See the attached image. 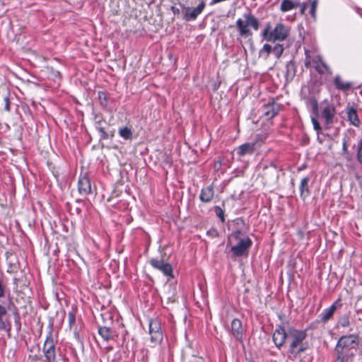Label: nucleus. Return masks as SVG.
Wrapping results in <instances>:
<instances>
[{"mask_svg":"<svg viewBox=\"0 0 362 362\" xmlns=\"http://www.w3.org/2000/svg\"><path fill=\"white\" fill-rule=\"evenodd\" d=\"M306 337V330L289 328L288 337V341H289L288 353L293 356L296 357L304 352L306 348L303 341L305 339Z\"/></svg>","mask_w":362,"mask_h":362,"instance_id":"obj_1","label":"nucleus"},{"mask_svg":"<svg viewBox=\"0 0 362 362\" xmlns=\"http://www.w3.org/2000/svg\"><path fill=\"white\" fill-rule=\"evenodd\" d=\"M243 17L245 21L242 18H238L236 21V26L238 30L239 35L247 37L252 35L249 27L250 26L255 30H257L259 28V22L251 12L245 13Z\"/></svg>","mask_w":362,"mask_h":362,"instance_id":"obj_2","label":"nucleus"},{"mask_svg":"<svg viewBox=\"0 0 362 362\" xmlns=\"http://www.w3.org/2000/svg\"><path fill=\"white\" fill-rule=\"evenodd\" d=\"M288 28L283 23H278L274 30L270 25H267L263 30L262 35L268 42L283 41L288 35Z\"/></svg>","mask_w":362,"mask_h":362,"instance_id":"obj_3","label":"nucleus"},{"mask_svg":"<svg viewBox=\"0 0 362 362\" xmlns=\"http://www.w3.org/2000/svg\"><path fill=\"white\" fill-rule=\"evenodd\" d=\"M305 66L308 68L312 64L316 71H317L320 74H332V70L329 67L328 65L323 61L322 57L319 55L311 59L309 54V51L305 50Z\"/></svg>","mask_w":362,"mask_h":362,"instance_id":"obj_4","label":"nucleus"},{"mask_svg":"<svg viewBox=\"0 0 362 362\" xmlns=\"http://www.w3.org/2000/svg\"><path fill=\"white\" fill-rule=\"evenodd\" d=\"M148 333L151 335V341L155 345L160 344L163 339L161 322L157 319H151L148 322Z\"/></svg>","mask_w":362,"mask_h":362,"instance_id":"obj_5","label":"nucleus"},{"mask_svg":"<svg viewBox=\"0 0 362 362\" xmlns=\"http://www.w3.org/2000/svg\"><path fill=\"white\" fill-rule=\"evenodd\" d=\"M252 245V240L247 237L246 238L240 239L237 245L231 247L230 251L235 257H240L247 253Z\"/></svg>","mask_w":362,"mask_h":362,"instance_id":"obj_6","label":"nucleus"},{"mask_svg":"<svg viewBox=\"0 0 362 362\" xmlns=\"http://www.w3.org/2000/svg\"><path fill=\"white\" fill-rule=\"evenodd\" d=\"M43 353L46 361L48 362L54 361L56 358L55 344L51 333L47 336L46 340L44 343Z\"/></svg>","mask_w":362,"mask_h":362,"instance_id":"obj_7","label":"nucleus"},{"mask_svg":"<svg viewBox=\"0 0 362 362\" xmlns=\"http://www.w3.org/2000/svg\"><path fill=\"white\" fill-rule=\"evenodd\" d=\"M288 330L286 332L281 325H276L272 336L275 346L281 349L285 344L286 340H288Z\"/></svg>","mask_w":362,"mask_h":362,"instance_id":"obj_8","label":"nucleus"},{"mask_svg":"<svg viewBox=\"0 0 362 362\" xmlns=\"http://www.w3.org/2000/svg\"><path fill=\"white\" fill-rule=\"evenodd\" d=\"M359 344L358 336L356 334H349L341 337L337 344L350 349L356 351Z\"/></svg>","mask_w":362,"mask_h":362,"instance_id":"obj_9","label":"nucleus"},{"mask_svg":"<svg viewBox=\"0 0 362 362\" xmlns=\"http://www.w3.org/2000/svg\"><path fill=\"white\" fill-rule=\"evenodd\" d=\"M149 263L153 268L161 272L165 276L173 277V267L170 264L156 258L150 259Z\"/></svg>","mask_w":362,"mask_h":362,"instance_id":"obj_10","label":"nucleus"},{"mask_svg":"<svg viewBox=\"0 0 362 362\" xmlns=\"http://www.w3.org/2000/svg\"><path fill=\"white\" fill-rule=\"evenodd\" d=\"M322 107L321 117L325 119L327 124H332L336 114L335 106L334 104L325 100L322 103Z\"/></svg>","mask_w":362,"mask_h":362,"instance_id":"obj_11","label":"nucleus"},{"mask_svg":"<svg viewBox=\"0 0 362 362\" xmlns=\"http://www.w3.org/2000/svg\"><path fill=\"white\" fill-rule=\"evenodd\" d=\"M206 6L204 1H201L195 8L185 7L183 19L186 21H194L201 14Z\"/></svg>","mask_w":362,"mask_h":362,"instance_id":"obj_12","label":"nucleus"},{"mask_svg":"<svg viewBox=\"0 0 362 362\" xmlns=\"http://www.w3.org/2000/svg\"><path fill=\"white\" fill-rule=\"evenodd\" d=\"M342 306L341 300L339 298L335 300L328 308L325 309L319 315L320 321L323 323L327 322L334 315L337 309Z\"/></svg>","mask_w":362,"mask_h":362,"instance_id":"obj_13","label":"nucleus"},{"mask_svg":"<svg viewBox=\"0 0 362 362\" xmlns=\"http://www.w3.org/2000/svg\"><path fill=\"white\" fill-rule=\"evenodd\" d=\"M78 191L81 195L86 196L91 193V185L86 175H81L78 180Z\"/></svg>","mask_w":362,"mask_h":362,"instance_id":"obj_14","label":"nucleus"},{"mask_svg":"<svg viewBox=\"0 0 362 362\" xmlns=\"http://www.w3.org/2000/svg\"><path fill=\"white\" fill-rule=\"evenodd\" d=\"M230 332L233 337L238 341H243V328L242 322L235 318L231 322Z\"/></svg>","mask_w":362,"mask_h":362,"instance_id":"obj_15","label":"nucleus"},{"mask_svg":"<svg viewBox=\"0 0 362 362\" xmlns=\"http://www.w3.org/2000/svg\"><path fill=\"white\" fill-rule=\"evenodd\" d=\"M281 105L279 103L273 102L264 105L263 112L268 118L274 117L280 111Z\"/></svg>","mask_w":362,"mask_h":362,"instance_id":"obj_16","label":"nucleus"},{"mask_svg":"<svg viewBox=\"0 0 362 362\" xmlns=\"http://www.w3.org/2000/svg\"><path fill=\"white\" fill-rule=\"evenodd\" d=\"M214 191L212 185L203 187L199 194V199L202 202L209 203L214 199Z\"/></svg>","mask_w":362,"mask_h":362,"instance_id":"obj_17","label":"nucleus"},{"mask_svg":"<svg viewBox=\"0 0 362 362\" xmlns=\"http://www.w3.org/2000/svg\"><path fill=\"white\" fill-rule=\"evenodd\" d=\"M346 112L347 115V119L350 124L355 127H359L360 119L358 117L356 108L349 106L346 109Z\"/></svg>","mask_w":362,"mask_h":362,"instance_id":"obj_18","label":"nucleus"},{"mask_svg":"<svg viewBox=\"0 0 362 362\" xmlns=\"http://www.w3.org/2000/svg\"><path fill=\"white\" fill-rule=\"evenodd\" d=\"M296 74V66L294 62L290 61L286 65V81L289 83L293 81Z\"/></svg>","mask_w":362,"mask_h":362,"instance_id":"obj_19","label":"nucleus"},{"mask_svg":"<svg viewBox=\"0 0 362 362\" xmlns=\"http://www.w3.org/2000/svg\"><path fill=\"white\" fill-rule=\"evenodd\" d=\"M255 151V144L245 143L238 147L237 153L240 156H243L246 154H252Z\"/></svg>","mask_w":362,"mask_h":362,"instance_id":"obj_20","label":"nucleus"},{"mask_svg":"<svg viewBox=\"0 0 362 362\" xmlns=\"http://www.w3.org/2000/svg\"><path fill=\"white\" fill-rule=\"evenodd\" d=\"M310 178L308 177H303L300 183L299 190L300 197L305 200L310 195V189L308 182Z\"/></svg>","mask_w":362,"mask_h":362,"instance_id":"obj_21","label":"nucleus"},{"mask_svg":"<svg viewBox=\"0 0 362 362\" xmlns=\"http://www.w3.org/2000/svg\"><path fill=\"white\" fill-rule=\"evenodd\" d=\"M317 4H318V0H312L310 1V3H309V4H306V3L302 4L301 7H300L301 13L303 14L305 13V11L306 10L307 7L309 6H310V13L312 18L314 20H315L316 19V10H317Z\"/></svg>","mask_w":362,"mask_h":362,"instance_id":"obj_22","label":"nucleus"},{"mask_svg":"<svg viewBox=\"0 0 362 362\" xmlns=\"http://www.w3.org/2000/svg\"><path fill=\"white\" fill-rule=\"evenodd\" d=\"M334 84L337 89L342 91H346L349 90L352 86V83L351 82L344 81L339 75H337L334 77Z\"/></svg>","mask_w":362,"mask_h":362,"instance_id":"obj_23","label":"nucleus"},{"mask_svg":"<svg viewBox=\"0 0 362 362\" xmlns=\"http://www.w3.org/2000/svg\"><path fill=\"white\" fill-rule=\"evenodd\" d=\"M356 351L350 349L339 346L336 344L334 347V354H340L346 357L353 358L355 356Z\"/></svg>","mask_w":362,"mask_h":362,"instance_id":"obj_24","label":"nucleus"},{"mask_svg":"<svg viewBox=\"0 0 362 362\" xmlns=\"http://www.w3.org/2000/svg\"><path fill=\"white\" fill-rule=\"evenodd\" d=\"M98 333L106 341L113 339V332L110 327L105 326L101 327L98 329Z\"/></svg>","mask_w":362,"mask_h":362,"instance_id":"obj_25","label":"nucleus"},{"mask_svg":"<svg viewBox=\"0 0 362 362\" xmlns=\"http://www.w3.org/2000/svg\"><path fill=\"white\" fill-rule=\"evenodd\" d=\"M299 4L292 0H283L281 4V10L286 12L296 8Z\"/></svg>","mask_w":362,"mask_h":362,"instance_id":"obj_26","label":"nucleus"},{"mask_svg":"<svg viewBox=\"0 0 362 362\" xmlns=\"http://www.w3.org/2000/svg\"><path fill=\"white\" fill-rule=\"evenodd\" d=\"M119 135L125 140L132 139L133 132L128 127H124L119 129Z\"/></svg>","mask_w":362,"mask_h":362,"instance_id":"obj_27","label":"nucleus"},{"mask_svg":"<svg viewBox=\"0 0 362 362\" xmlns=\"http://www.w3.org/2000/svg\"><path fill=\"white\" fill-rule=\"evenodd\" d=\"M7 313L6 307L0 304V331L6 329V323L4 322V317Z\"/></svg>","mask_w":362,"mask_h":362,"instance_id":"obj_28","label":"nucleus"},{"mask_svg":"<svg viewBox=\"0 0 362 362\" xmlns=\"http://www.w3.org/2000/svg\"><path fill=\"white\" fill-rule=\"evenodd\" d=\"M308 104L312 108L313 112L317 116L318 115V102L314 97H311L308 100Z\"/></svg>","mask_w":362,"mask_h":362,"instance_id":"obj_29","label":"nucleus"},{"mask_svg":"<svg viewBox=\"0 0 362 362\" xmlns=\"http://www.w3.org/2000/svg\"><path fill=\"white\" fill-rule=\"evenodd\" d=\"M98 99L101 106L106 107L108 104L107 94L103 91L98 92Z\"/></svg>","mask_w":362,"mask_h":362,"instance_id":"obj_30","label":"nucleus"},{"mask_svg":"<svg viewBox=\"0 0 362 362\" xmlns=\"http://www.w3.org/2000/svg\"><path fill=\"white\" fill-rule=\"evenodd\" d=\"M96 129L100 133V140H107L109 139V134L105 132V129L99 125V122L97 123Z\"/></svg>","mask_w":362,"mask_h":362,"instance_id":"obj_31","label":"nucleus"},{"mask_svg":"<svg viewBox=\"0 0 362 362\" xmlns=\"http://www.w3.org/2000/svg\"><path fill=\"white\" fill-rule=\"evenodd\" d=\"M272 50L273 47L270 45L265 44L264 45L262 49H260L259 51V56L262 57L264 54L266 53L267 54L265 56V58H267L268 55L272 52Z\"/></svg>","mask_w":362,"mask_h":362,"instance_id":"obj_32","label":"nucleus"},{"mask_svg":"<svg viewBox=\"0 0 362 362\" xmlns=\"http://www.w3.org/2000/svg\"><path fill=\"white\" fill-rule=\"evenodd\" d=\"M284 52V47L280 44H276L272 50V53L276 56V58H279Z\"/></svg>","mask_w":362,"mask_h":362,"instance_id":"obj_33","label":"nucleus"},{"mask_svg":"<svg viewBox=\"0 0 362 362\" xmlns=\"http://www.w3.org/2000/svg\"><path fill=\"white\" fill-rule=\"evenodd\" d=\"M349 360L352 361L351 358L346 357L340 354H334V359L332 362H348ZM352 362V361H351Z\"/></svg>","mask_w":362,"mask_h":362,"instance_id":"obj_34","label":"nucleus"},{"mask_svg":"<svg viewBox=\"0 0 362 362\" xmlns=\"http://www.w3.org/2000/svg\"><path fill=\"white\" fill-rule=\"evenodd\" d=\"M356 159L359 163L362 164V139L357 145Z\"/></svg>","mask_w":362,"mask_h":362,"instance_id":"obj_35","label":"nucleus"},{"mask_svg":"<svg viewBox=\"0 0 362 362\" xmlns=\"http://www.w3.org/2000/svg\"><path fill=\"white\" fill-rule=\"evenodd\" d=\"M214 211L216 215L221 219L223 223L225 221L224 211L219 206H214Z\"/></svg>","mask_w":362,"mask_h":362,"instance_id":"obj_36","label":"nucleus"},{"mask_svg":"<svg viewBox=\"0 0 362 362\" xmlns=\"http://www.w3.org/2000/svg\"><path fill=\"white\" fill-rule=\"evenodd\" d=\"M339 323L342 327H347L350 325L349 317L348 315H344L339 320Z\"/></svg>","mask_w":362,"mask_h":362,"instance_id":"obj_37","label":"nucleus"},{"mask_svg":"<svg viewBox=\"0 0 362 362\" xmlns=\"http://www.w3.org/2000/svg\"><path fill=\"white\" fill-rule=\"evenodd\" d=\"M14 324L15 326L16 327V329L19 331L21 328V322L20 315L18 312L14 313Z\"/></svg>","mask_w":362,"mask_h":362,"instance_id":"obj_38","label":"nucleus"},{"mask_svg":"<svg viewBox=\"0 0 362 362\" xmlns=\"http://www.w3.org/2000/svg\"><path fill=\"white\" fill-rule=\"evenodd\" d=\"M349 138L348 136H345L343 139L342 141V151L344 153H348V141Z\"/></svg>","mask_w":362,"mask_h":362,"instance_id":"obj_39","label":"nucleus"},{"mask_svg":"<svg viewBox=\"0 0 362 362\" xmlns=\"http://www.w3.org/2000/svg\"><path fill=\"white\" fill-rule=\"evenodd\" d=\"M68 320H69V325L70 327L75 323V321H76V317H75V315L74 313L72 312H69L68 313Z\"/></svg>","mask_w":362,"mask_h":362,"instance_id":"obj_40","label":"nucleus"},{"mask_svg":"<svg viewBox=\"0 0 362 362\" xmlns=\"http://www.w3.org/2000/svg\"><path fill=\"white\" fill-rule=\"evenodd\" d=\"M312 122L313 124V127L316 131H319L321 129L320 123L318 122L316 118L312 117Z\"/></svg>","mask_w":362,"mask_h":362,"instance_id":"obj_41","label":"nucleus"},{"mask_svg":"<svg viewBox=\"0 0 362 362\" xmlns=\"http://www.w3.org/2000/svg\"><path fill=\"white\" fill-rule=\"evenodd\" d=\"M4 102H5V105H4L5 110L7 111V112H10V110H11V108H10V100H9V98L8 96L4 98Z\"/></svg>","mask_w":362,"mask_h":362,"instance_id":"obj_42","label":"nucleus"},{"mask_svg":"<svg viewBox=\"0 0 362 362\" xmlns=\"http://www.w3.org/2000/svg\"><path fill=\"white\" fill-rule=\"evenodd\" d=\"M233 235L236 240H240V237L242 235V232L240 230H236L235 231L233 232Z\"/></svg>","mask_w":362,"mask_h":362,"instance_id":"obj_43","label":"nucleus"},{"mask_svg":"<svg viewBox=\"0 0 362 362\" xmlns=\"http://www.w3.org/2000/svg\"><path fill=\"white\" fill-rule=\"evenodd\" d=\"M190 362H204V361L202 357L193 356Z\"/></svg>","mask_w":362,"mask_h":362,"instance_id":"obj_44","label":"nucleus"},{"mask_svg":"<svg viewBox=\"0 0 362 362\" xmlns=\"http://www.w3.org/2000/svg\"><path fill=\"white\" fill-rule=\"evenodd\" d=\"M171 11L174 15H178L180 13V9L175 6H171Z\"/></svg>","mask_w":362,"mask_h":362,"instance_id":"obj_45","label":"nucleus"},{"mask_svg":"<svg viewBox=\"0 0 362 362\" xmlns=\"http://www.w3.org/2000/svg\"><path fill=\"white\" fill-rule=\"evenodd\" d=\"M76 202H81V200H80V199H77V200H76Z\"/></svg>","mask_w":362,"mask_h":362,"instance_id":"obj_46","label":"nucleus"}]
</instances>
